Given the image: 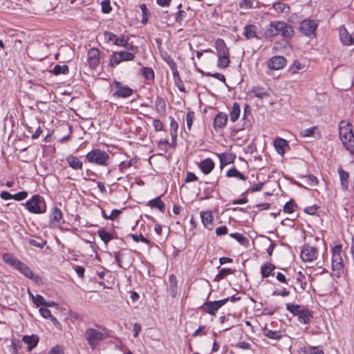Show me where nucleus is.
Returning <instances> with one entry per match:
<instances>
[{"mask_svg":"<svg viewBox=\"0 0 354 354\" xmlns=\"http://www.w3.org/2000/svg\"><path fill=\"white\" fill-rule=\"evenodd\" d=\"M286 309L293 316H297L298 322L301 324H309L313 318V311L299 304L287 303Z\"/></svg>","mask_w":354,"mask_h":354,"instance_id":"nucleus-3","label":"nucleus"},{"mask_svg":"<svg viewBox=\"0 0 354 354\" xmlns=\"http://www.w3.org/2000/svg\"><path fill=\"white\" fill-rule=\"evenodd\" d=\"M317 26L316 21L305 19L299 24V30L304 35L315 38Z\"/></svg>","mask_w":354,"mask_h":354,"instance_id":"nucleus-8","label":"nucleus"},{"mask_svg":"<svg viewBox=\"0 0 354 354\" xmlns=\"http://www.w3.org/2000/svg\"><path fill=\"white\" fill-rule=\"evenodd\" d=\"M170 291L171 296L175 297L178 291V286L174 275L170 276Z\"/></svg>","mask_w":354,"mask_h":354,"instance_id":"nucleus-45","label":"nucleus"},{"mask_svg":"<svg viewBox=\"0 0 354 354\" xmlns=\"http://www.w3.org/2000/svg\"><path fill=\"white\" fill-rule=\"evenodd\" d=\"M256 0H241L239 2V6L241 8L249 9L254 7V4H257Z\"/></svg>","mask_w":354,"mask_h":354,"instance_id":"nucleus-48","label":"nucleus"},{"mask_svg":"<svg viewBox=\"0 0 354 354\" xmlns=\"http://www.w3.org/2000/svg\"><path fill=\"white\" fill-rule=\"evenodd\" d=\"M274 147L276 149V151L280 155H283L288 151L290 148L288 142L281 138H277L274 139Z\"/></svg>","mask_w":354,"mask_h":354,"instance_id":"nucleus-16","label":"nucleus"},{"mask_svg":"<svg viewBox=\"0 0 354 354\" xmlns=\"http://www.w3.org/2000/svg\"><path fill=\"white\" fill-rule=\"evenodd\" d=\"M330 250L332 274L335 277H340L344 270L342 245L335 244L331 247Z\"/></svg>","mask_w":354,"mask_h":354,"instance_id":"nucleus-2","label":"nucleus"},{"mask_svg":"<svg viewBox=\"0 0 354 354\" xmlns=\"http://www.w3.org/2000/svg\"><path fill=\"white\" fill-rule=\"evenodd\" d=\"M254 95L260 99L263 98L264 97H268L270 95V93L268 91H260L259 89H254L252 91Z\"/></svg>","mask_w":354,"mask_h":354,"instance_id":"nucleus-64","label":"nucleus"},{"mask_svg":"<svg viewBox=\"0 0 354 354\" xmlns=\"http://www.w3.org/2000/svg\"><path fill=\"white\" fill-rule=\"evenodd\" d=\"M257 27L255 25L250 24L247 25L244 28L243 35L246 39H250L253 38H258L257 32Z\"/></svg>","mask_w":354,"mask_h":354,"instance_id":"nucleus-23","label":"nucleus"},{"mask_svg":"<svg viewBox=\"0 0 354 354\" xmlns=\"http://www.w3.org/2000/svg\"><path fill=\"white\" fill-rule=\"evenodd\" d=\"M228 301L229 298H225L214 301H206L200 307V310L203 313H207L210 315H216L217 311Z\"/></svg>","mask_w":354,"mask_h":354,"instance_id":"nucleus-7","label":"nucleus"},{"mask_svg":"<svg viewBox=\"0 0 354 354\" xmlns=\"http://www.w3.org/2000/svg\"><path fill=\"white\" fill-rule=\"evenodd\" d=\"M64 219L62 210L57 206L53 207L50 210L49 225L52 227H57Z\"/></svg>","mask_w":354,"mask_h":354,"instance_id":"nucleus-12","label":"nucleus"},{"mask_svg":"<svg viewBox=\"0 0 354 354\" xmlns=\"http://www.w3.org/2000/svg\"><path fill=\"white\" fill-rule=\"evenodd\" d=\"M147 205L151 208H157L161 212H164L165 210V205L161 200L160 196L156 197L149 201L147 203Z\"/></svg>","mask_w":354,"mask_h":354,"instance_id":"nucleus-25","label":"nucleus"},{"mask_svg":"<svg viewBox=\"0 0 354 354\" xmlns=\"http://www.w3.org/2000/svg\"><path fill=\"white\" fill-rule=\"evenodd\" d=\"M286 63V60L283 57L274 56L268 61L267 66L270 69L279 70L285 66Z\"/></svg>","mask_w":354,"mask_h":354,"instance_id":"nucleus-15","label":"nucleus"},{"mask_svg":"<svg viewBox=\"0 0 354 354\" xmlns=\"http://www.w3.org/2000/svg\"><path fill=\"white\" fill-rule=\"evenodd\" d=\"M66 161L73 169H81L82 168L83 162L78 156H66Z\"/></svg>","mask_w":354,"mask_h":354,"instance_id":"nucleus-24","label":"nucleus"},{"mask_svg":"<svg viewBox=\"0 0 354 354\" xmlns=\"http://www.w3.org/2000/svg\"><path fill=\"white\" fill-rule=\"evenodd\" d=\"M215 46H216V49L218 53V55H228L230 53L228 48L227 47L224 41L221 39H218L216 40Z\"/></svg>","mask_w":354,"mask_h":354,"instance_id":"nucleus-28","label":"nucleus"},{"mask_svg":"<svg viewBox=\"0 0 354 354\" xmlns=\"http://www.w3.org/2000/svg\"><path fill=\"white\" fill-rule=\"evenodd\" d=\"M296 279H297V283H299L301 289L302 290H304L307 286V282L306 281V277L301 272H299Z\"/></svg>","mask_w":354,"mask_h":354,"instance_id":"nucleus-50","label":"nucleus"},{"mask_svg":"<svg viewBox=\"0 0 354 354\" xmlns=\"http://www.w3.org/2000/svg\"><path fill=\"white\" fill-rule=\"evenodd\" d=\"M227 120V116L225 113H219L214 118V124L215 127L222 128L223 127Z\"/></svg>","mask_w":354,"mask_h":354,"instance_id":"nucleus-29","label":"nucleus"},{"mask_svg":"<svg viewBox=\"0 0 354 354\" xmlns=\"http://www.w3.org/2000/svg\"><path fill=\"white\" fill-rule=\"evenodd\" d=\"M273 8L278 13H288L290 11V6L282 2L274 3Z\"/></svg>","mask_w":354,"mask_h":354,"instance_id":"nucleus-34","label":"nucleus"},{"mask_svg":"<svg viewBox=\"0 0 354 354\" xmlns=\"http://www.w3.org/2000/svg\"><path fill=\"white\" fill-rule=\"evenodd\" d=\"M69 72L68 66L67 65H55L53 68V73L55 75H66Z\"/></svg>","mask_w":354,"mask_h":354,"instance_id":"nucleus-40","label":"nucleus"},{"mask_svg":"<svg viewBox=\"0 0 354 354\" xmlns=\"http://www.w3.org/2000/svg\"><path fill=\"white\" fill-rule=\"evenodd\" d=\"M39 338L36 335H24L22 337V341L28 345V351H32L37 346L39 343Z\"/></svg>","mask_w":354,"mask_h":354,"instance_id":"nucleus-21","label":"nucleus"},{"mask_svg":"<svg viewBox=\"0 0 354 354\" xmlns=\"http://www.w3.org/2000/svg\"><path fill=\"white\" fill-rule=\"evenodd\" d=\"M317 257L318 249L308 244L305 245L300 252V257L304 262H312L317 259Z\"/></svg>","mask_w":354,"mask_h":354,"instance_id":"nucleus-11","label":"nucleus"},{"mask_svg":"<svg viewBox=\"0 0 354 354\" xmlns=\"http://www.w3.org/2000/svg\"><path fill=\"white\" fill-rule=\"evenodd\" d=\"M102 10L104 13H109L111 10V6L109 0H104L101 3Z\"/></svg>","mask_w":354,"mask_h":354,"instance_id":"nucleus-59","label":"nucleus"},{"mask_svg":"<svg viewBox=\"0 0 354 354\" xmlns=\"http://www.w3.org/2000/svg\"><path fill=\"white\" fill-rule=\"evenodd\" d=\"M315 130H316L315 127H311L309 129H306L301 132V135L303 137H310V136H313Z\"/></svg>","mask_w":354,"mask_h":354,"instance_id":"nucleus-62","label":"nucleus"},{"mask_svg":"<svg viewBox=\"0 0 354 354\" xmlns=\"http://www.w3.org/2000/svg\"><path fill=\"white\" fill-rule=\"evenodd\" d=\"M138 161V158L135 156L132 158H131L129 160H124L120 162L119 167L120 169L123 171L124 169L133 167L134 168L137 167V163Z\"/></svg>","mask_w":354,"mask_h":354,"instance_id":"nucleus-30","label":"nucleus"},{"mask_svg":"<svg viewBox=\"0 0 354 354\" xmlns=\"http://www.w3.org/2000/svg\"><path fill=\"white\" fill-rule=\"evenodd\" d=\"M28 196V192L26 191L19 192L13 194V199L17 201L24 200Z\"/></svg>","mask_w":354,"mask_h":354,"instance_id":"nucleus-60","label":"nucleus"},{"mask_svg":"<svg viewBox=\"0 0 354 354\" xmlns=\"http://www.w3.org/2000/svg\"><path fill=\"white\" fill-rule=\"evenodd\" d=\"M215 233L217 236H221L228 233V228L226 225H221L216 228Z\"/></svg>","mask_w":354,"mask_h":354,"instance_id":"nucleus-57","label":"nucleus"},{"mask_svg":"<svg viewBox=\"0 0 354 354\" xmlns=\"http://www.w3.org/2000/svg\"><path fill=\"white\" fill-rule=\"evenodd\" d=\"M21 273L25 275L26 277L37 281L39 279L38 276H35L33 274V272L31 270V269L26 264L25 267L24 268Z\"/></svg>","mask_w":354,"mask_h":354,"instance_id":"nucleus-43","label":"nucleus"},{"mask_svg":"<svg viewBox=\"0 0 354 354\" xmlns=\"http://www.w3.org/2000/svg\"><path fill=\"white\" fill-rule=\"evenodd\" d=\"M240 106L238 103H234L232 106V110L230 112V120L233 122L237 120L240 115Z\"/></svg>","mask_w":354,"mask_h":354,"instance_id":"nucleus-41","label":"nucleus"},{"mask_svg":"<svg viewBox=\"0 0 354 354\" xmlns=\"http://www.w3.org/2000/svg\"><path fill=\"white\" fill-rule=\"evenodd\" d=\"M263 185L264 183H257L254 185H252V187H250L248 189V192H251V193H253V192H259V191H261L262 189H263Z\"/></svg>","mask_w":354,"mask_h":354,"instance_id":"nucleus-63","label":"nucleus"},{"mask_svg":"<svg viewBox=\"0 0 354 354\" xmlns=\"http://www.w3.org/2000/svg\"><path fill=\"white\" fill-rule=\"evenodd\" d=\"M113 255L115 262L117 263V265L120 268H124V259L127 256V254L122 251H118L114 252Z\"/></svg>","mask_w":354,"mask_h":354,"instance_id":"nucleus-35","label":"nucleus"},{"mask_svg":"<svg viewBox=\"0 0 354 354\" xmlns=\"http://www.w3.org/2000/svg\"><path fill=\"white\" fill-rule=\"evenodd\" d=\"M200 216L204 227L208 230H212L214 221L212 212L211 211H201Z\"/></svg>","mask_w":354,"mask_h":354,"instance_id":"nucleus-17","label":"nucleus"},{"mask_svg":"<svg viewBox=\"0 0 354 354\" xmlns=\"http://www.w3.org/2000/svg\"><path fill=\"white\" fill-rule=\"evenodd\" d=\"M266 34L268 37L281 35L283 37L288 38L293 35L294 30L284 21H271L266 27Z\"/></svg>","mask_w":354,"mask_h":354,"instance_id":"nucleus-5","label":"nucleus"},{"mask_svg":"<svg viewBox=\"0 0 354 354\" xmlns=\"http://www.w3.org/2000/svg\"><path fill=\"white\" fill-rule=\"evenodd\" d=\"M194 118V112H188L187 113V115H186V122H187V127L189 130H190L191 128H192Z\"/></svg>","mask_w":354,"mask_h":354,"instance_id":"nucleus-61","label":"nucleus"},{"mask_svg":"<svg viewBox=\"0 0 354 354\" xmlns=\"http://www.w3.org/2000/svg\"><path fill=\"white\" fill-rule=\"evenodd\" d=\"M130 236L132 238V239L135 242L141 241L146 244L150 243V241L149 239H147V238H145L142 234H140L139 235L131 234H130Z\"/></svg>","mask_w":354,"mask_h":354,"instance_id":"nucleus-52","label":"nucleus"},{"mask_svg":"<svg viewBox=\"0 0 354 354\" xmlns=\"http://www.w3.org/2000/svg\"><path fill=\"white\" fill-rule=\"evenodd\" d=\"M218 66L225 68L230 64V53L228 55H218Z\"/></svg>","mask_w":354,"mask_h":354,"instance_id":"nucleus-39","label":"nucleus"},{"mask_svg":"<svg viewBox=\"0 0 354 354\" xmlns=\"http://www.w3.org/2000/svg\"><path fill=\"white\" fill-rule=\"evenodd\" d=\"M108 158L109 156H86L88 162H95L101 165H106Z\"/></svg>","mask_w":354,"mask_h":354,"instance_id":"nucleus-36","label":"nucleus"},{"mask_svg":"<svg viewBox=\"0 0 354 354\" xmlns=\"http://www.w3.org/2000/svg\"><path fill=\"white\" fill-rule=\"evenodd\" d=\"M142 75L147 80H153L154 77V73L152 68L148 67H143L141 69Z\"/></svg>","mask_w":354,"mask_h":354,"instance_id":"nucleus-49","label":"nucleus"},{"mask_svg":"<svg viewBox=\"0 0 354 354\" xmlns=\"http://www.w3.org/2000/svg\"><path fill=\"white\" fill-rule=\"evenodd\" d=\"M39 313L44 318L50 319L54 324L58 322L57 319L51 314L50 310L46 307H41Z\"/></svg>","mask_w":354,"mask_h":354,"instance_id":"nucleus-37","label":"nucleus"},{"mask_svg":"<svg viewBox=\"0 0 354 354\" xmlns=\"http://www.w3.org/2000/svg\"><path fill=\"white\" fill-rule=\"evenodd\" d=\"M300 354H324L322 349L317 346H304L300 349Z\"/></svg>","mask_w":354,"mask_h":354,"instance_id":"nucleus-27","label":"nucleus"},{"mask_svg":"<svg viewBox=\"0 0 354 354\" xmlns=\"http://www.w3.org/2000/svg\"><path fill=\"white\" fill-rule=\"evenodd\" d=\"M125 44L122 45V46L124 47L126 49L131 51V53H134V55L138 51V47L133 46L132 44L129 43V37L127 36L126 39L124 40Z\"/></svg>","mask_w":354,"mask_h":354,"instance_id":"nucleus-53","label":"nucleus"},{"mask_svg":"<svg viewBox=\"0 0 354 354\" xmlns=\"http://www.w3.org/2000/svg\"><path fill=\"white\" fill-rule=\"evenodd\" d=\"M226 176L229 178L234 177L241 180H246L248 178L246 176L241 173L236 167L230 169L227 171Z\"/></svg>","mask_w":354,"mask_h":354,"instance_id":"nucleus-31","label":"nucleus"},{"mask_svg":"<svg viewBox=\"0 0 354 354\" xmlns=\"http://www.w3.org/2000/svg\"><path fill=\"white\" fill-rule=\"evenodd\" d=\"M339 35L341 42L345 46L354 44V32L350 34L344 26L339 28Z\"/></svg>","mask_w":354,"mask_h":354,"instance_id":"nucleus-13","label":"nucleus"},{"mask_svg":"<svg viewBox=\"0 0 354 354\" xmlns=\"http://www.w3.org/2000/svg\"><path fill=\"white\" fill-rule=\"evenodd\" d=\"M306 178L307 180V183L310 186H316L319 183L318 178L313 174H308L306 176Z\"/></svg>","mask_w":354,"mask_h":354,"instance_id":"nucleus-54","label":"nucleus"},{"mask_svg":"<svg viewBox=\"0 0 354 354\" xmlns=\"http://www.w3.org/2000/svg\"><path fill=\"white\" fill-rule=\"evenodd\" d=\"M304 68V66L302 65L301 63H300L298 61H295L293 62V64L290 66L289 71L291 73L295 74V73H297L298 71L301 70Z\"/></svg>","mask_w":354,"mask_h":354,"instance_id":"nucleus-51","label":"nucleus"},{"mask_svg":"<svg viewBox=\"0 0 354 354\" xmlns=\"http://www.w3.org/2000/svg\"><path fill=\"white\" fill-rule=\"evenodd\" d=\"M29 297L32 299L33 304L39 307L40 306H44L46 304L45 299L40 295H34L32 292L28 291Z\"/></svg>","mask_w":354,"mask_h":354,"instance_id":"nucleus-38","label":"nucleus"},{"mask_svg":"<svg viewBox=\"0 0 354 354\" xmlns=\"http://www.w3.org/2000/svg\"><path fill=\"white\" fill-rule=\"evenodd\" d=\"M3 261L10 265V266L13 267L14 268L18 263V262L20 261L17 258H16L13 254L10 253H6L3 255Z\"/></svg>","mask_w":354,"mask_h":354,"instance_id":"nucleus-33","label":"nucleus"},{"mask_svg":"<svg viewBox=\"0 0 354 354\" xmlns=\"http://www.w3.org/2000/svg\"><path fill=\"white\" fill-rule=\"evenodd\" d=\"M113 86H114L115 88V91L113 93V96L114 97L126 98L133 93V90L132 88L118 81H114Z\"/></svg>","mask_w":354,"mask_h":354,"instance_id":"nucleus-9","label":"nucleus"},{"mask_svg":"<svg viewBox=\"0 0 354 354\" xmlns=\"http://www.w3.org/2000/svg\"><path fill=\"white\" fill-rule=\"evenodd\" d=\"M198 167L204 174L207 175L214 169L215 164L212 159L207 158L201 160L198 164Z\"/></svg>","mask_w":354,"mask_h":354,"instance_id":"nucleus-19","label":"nucleus"},{"mask_svg":"<svg viewBox=\"0 0 354 354\" xmlns=\"http://www.w3.org/2000/svg\"><path fill=\"white\" fill-rule=\"evenodd\" d=\"M337 171L339 176L341 187L343 190L346 191L348 188L350 175L348 172L344 171L342 167H339Z\"/></svg>","mask_w":354,"mask_h":354,"instance_id":"nucleus-22","label":"nucleus"},{"mask_svg":"<svg viewBox=\"0 0 354 354\" xmlns=\"http://www.w3.org/2000/svg\"><path fill=\"white\" fill-rule=\"evenodd\" d=\"M339 133L344 147L351 154H354V134L351 124L342 121L339 126Z\"/></svg>","mask_w":354,"mask_h":354,"instance_id":"nucleus-4","label":"nucleus"},{"mask_svg":"<svg viewBox=\"0 0 354 354\" xmlns=\"http://www.w3.org/2000/svg\"><path fill=\"white\" fill-rule=\"evenodd\" d=\"M48 354H64V349L63 346L56 345L49 351Z\"/></svg>","mask_w":354,"mask_h":354,"instance_id":"nucleus-56","label":"nucleus"},{"mask_svg":"<svg viewBox=\"0 0 354 354\" xmlns=\"http://www.w3.org/2000/svg\"><path fill=\"white\" fill-rule=\"evenodd\" d=\"M290 292L289 290H288L286 288H277L274 290L272 295L273 296H278V297H288L290 295Z\"/></svg>","mask_w":354,"mask_h":354,"instance_id":"nucleus-47","label":"nucleus"},{"mask_svg":"<svg viewBox=\"0 0 354 354\" xmlns=\"http://www.w3.org/2000/svg\"><path fill=\"white\" fill-rule=\"evenodd\" d=\"M220 158L221 164L226 165L234 161L236 156H218Z\"/></svg>","mask_w":354,"mask_h":354,"instance_id":"nucleus-55","label":"nucleus"},{"mask_svg":"<svg viewBox=\"0 0 354 354\" xmlns=\"http://www.w3.org/2000/svg\"><path fill=\"white\" fill-rule=\"evenodd\" d=\"M125 35H122L120 37H118L116 35L111 32H104V38L107 41H112L115 46H122L125 44L124 40L126 39Z\"/></svg>","mask_w":354,"mask_h":354,"instance_id":"nucleus-18","label":"nucleus"},{"mask_svg":"<svg viewBox=\"0 0 354 354\" xmlns=\"http://www.w3.org/2000/svg\"><path fill=\"white\" fill-rule=\"evenodd\" d=\"M97 234L101 239V240L104 243V244L107 245L110 241L113 239V234L108 231H106L104 228H100L97 230Z\"/></svg>","mask_w":354,"mask_h":354,"instance_id":"nucleus-26","label":"nucleus"},{"mask_svg":"<svg viewBox=\"0 0 354 354\" xmlns=\"http://www.w3.org/2000/svg\"><path fill=\"white\" fill-rule=\"evenodd\" d=\"M234 270L230 268H223L221 269L218 273L216 275L214 278V281H220L221 280L225 279L227 276L234 274Z\"/></svg>","mask_w":354,"mask_h":354,"instance_id":"nucleus-32","label":"nucleus"},{"mask_svg":"<svg viewBox=\"0 0 354 354\" xmlns=\"http://www.w3.org/2000/svg\"><path fill=\"white\" fill-rule=\"evenodd\" d=\"M97 328H87L84 332L85 339L91 350H96L100 343L109 337V330L101 326L97 325Z\"/></svg>","mask_w":354,"mask_h":354,"instance_id":"nucleus-1","label":"nucleus"},{"mask_svg":"<svg viewBox=\"0 0 354 354\" xmlns=\"http://www.w3.org/2000/svg\"><path fill=\"white\" fill-rule=\"evenodd\" d=\"M26 209L30 213L41 214L46 212V203L42 196L39 194L33 195L24 204Z\"/></svg>","mask_w":354,"mask_h":354,"instance_id":"nucleus-6","label":"nucleus"},{"mask_svg":"<svg viewBox=\"0 0 354 354\" xmlns=\"http://www.w3.org/2000/svg\"><path fill=\"white\" fill-rule=\"evenodd\" d=\"M135 58L134 53L122 50L119 52H115L111 55L110 59V65L113 66L118 65L122 62L132 61Z\"/></svg>","mask_w":354,"mask_h":354,"instance_id":"nucleus-10","label":"nucleus"},{"mask_svg":"<svg viewBox=\"0 0 354 354\" xmlns=\"http://www.w3.org/2000/svg\"><path fill=\"white\" fill-rule=\"evenodd\" d=\"M87 60L91 69H95L100 63V51L97 48H92L87 53Z\"/></svg>","mask_w":354,"mask_h":354,"instance_id":"nucleus-14","label":"nucleus"},{"mask_svg":"<svg viewBox=\"0 0 354 354\" xmlns=\"http://www.w3.org/2000/svg\"><path fill=\"white\" fill-rule=\"evenodd\" d=\"M263 335L268 338L279 340L281 338V335L279 331L266 330Z\"/></svg>","mask_w":354,"mask_h":354,"instance_id":"nucleus-42","label":"nucleus"},{"mask_svg":"<svg viewBox=\"0 0 354 354\" xmlns=\"http://www.w3.org/2000/svg\"><path fill=\"white\" fill-rule=\"evenodd\" d=\"M275 268L276 266L270 262H266L261 265V274L262 278H268L270 276L274 277L275 275V273L274 272Z\"/></svg>","mask_w":354,"mask_h":354,"instance_id":"nucleus-20","label":"nucleus"},{"mask_svg":"<svg viewBox=\"0 0 354 354\" xmlns=\"http://www.w3.org/2000/svg\"><path fill=\"white\" fill-rule=\"evenodd\" d=\"M297 205L292 200L288 201L283 206V212L287 214L293 213L295 211Z\"/></svg>","mask_w":354,"mask_h":354,"instance_id":"nucleus-44","label":"nucleus"},{"mask_svg":"<svg viewBox=\"0 0 354 354\" xmlns=\"http://www.w3.org/2000/svg\"><path fill=\"white\" fill-rule=\"evenodd\" d=\"M230 236L237 241L241 245H245L248 241L247 238L239 232L231 233L230 234Z\"/></svg>","mask_w":354,"mask_h":354,"instance_id":"nucleus-46","label":"nucleus"},{"mask_svg":"<svg viewBox=\"0 0 354 354\" xmlns=\"http://www.w3.org/2000/svg\"><path fill=\"white\" fill-rule=\"evenodd\" d=\"M155 105L157 109H160L161 110H165L166 108V104L165 100L160 97H157L155 101Z\"/></svg>","mask_w":354,"mask_h":354,"instance_id":"nucleus-58","label":"nucleus"}]
</instances>
